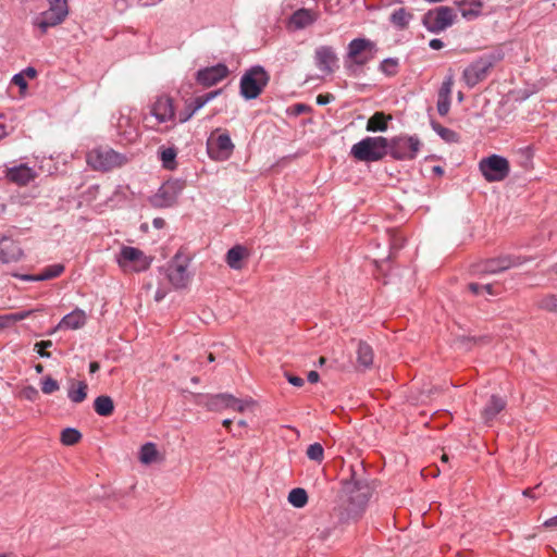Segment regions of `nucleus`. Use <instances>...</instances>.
Masks as SVG:
<instances>
[{
    "instance_id": "61",
    "label": "nucleus",
    "mask_w": 557,
    "mask_h": 557,
    "mask_svg": "<svg viewBox=\"0 0 557 557\" xmlns=\"http://www.w3.org/2000/svg\"><path fill=\"white\" fill-rule=\"evenodd\" d=\"M27 75L30 78H34L36 76V71L33 67L26 69L24 72V76Z\"/></svg>"
},
{
    "instance_id": "58",
    "label": "nucleus",
    "mask_w": 557,
    "mask_h": 557,
    "mask_svg": "<svg viewBox=\"0 0 557 557\" xmlns=\"http://www.w3.org/2000/svg\"><path fill=\"white\" fill-rule=\"evenodd\" d=\"M437 387H424L422 391V395H425V397H430L433 393L437 392Z\"/></svg>"
},
{
    "instance_id": "25",
    "label": "nucleus",
    "mask_w": 557,
    "mask_h": 557,
    "mask_svg": "<svg viewBox=\"0 0 557 557\" xmlns=\"http://www.w3.org/2000/svg\"><path fill=\"white\" fill-rule=\"evenodd\" d=\"M138 459L143 465L149 466L163 461V455L158 450L153 443L144 444L138 453Z\"/></svg>"
},
{
    "instance_id": "9",
    "label": "nucleus",
    "mask_w": 557,
    "mask_h": 557,
    "mask_svg": "<svg viewBox=\"0 0 557 557\" xmlns=\"http://www.w3.org/2000/svg\"><path fill=\"white\" fill-rule=\"evenodd\" d=\"M479 169L486 181L499 182L508 176L509 162L502 156L492 154L480 161Z\"/></svg>"
},
{
    "instance_id": "56",
    "label": "nucleus",
    "mask_w": 557,
    "mask_h": 557,
    "mask_svg": "<svg viewBox=\"0 0 557 557\" xmlns=\"http://www.w3.org/2000/svg\"><path fill=\"white\" fill-rule=\"evenodd\" d=\"M166 296V290L159 288L156 292L154 299L157 301H161Z\"/></svg>"
},
{
    "instance_id": "47",
    "label": "nucleus",
    "mask_w": 557,
    "mask_h": 557,
    "mask_svg": "<svg viewBox=\"0 0 557 557\" xmlns=\"http://www.w3.org/2000/svg\"><path fill=\"white\" fill-rule=\"evenodd\" d=\"M333 99H334V97L332 95H319L317 97V103L319 106H325V104L330 103Z\"/></svg>"
},
{
    "instance_id": "40",
    "label": "nucleus",
    "mask_w": 557,
    "mask_h": 557,
    "mask_svg": "<svg viewBox=\"0 0 557 557\" xmlns=\"http://www.w3.org/2000/svg\"><path fill=\"white\" fill-rule=\"evenodd\" d=\"M58 389H59V383L54 379L47 376L42 380L41 391L45 394H52L53 392H55Z\"/></svg>"
},
{
    "instance_id": "21",
    "label": "nucleus",
    "mask_w": 557,
    "mask_h": 557,
    "mask_svg": "<svg viewBox=\"0 0 557 557\" xmlns=\"http://www.w3.org/2000/svg\"><path fill=\"white\" fill-rule=\"evenodd\" d=\"M516 263L510 257H499L491 260H486L482 264L476 267L475 272L496 274L505 270L510 269Z\"/></svg>"
},
{
    "instance_id": "28",
    "label": "nucleus",
    "mask_w": 557,
    "mask_h": 557,
    "mask_svg": "<svg viewBox=\"0 0 557 557\" xmlns=\"http://www.w3.org/2000/svg\"><path fill=\"white\" fill-rule=\"evenodd\" d=\"M177 151L174 147H160L159 157L162 162V166L166 170H174L177 166L176 163Z\"/></svg>"
},
{
    "instance_id": "45",
    "label": "nucleus",
    "mask_w": 557,
    "mask_h": 557,
    "mask_svg": "<svg viewBox=\"0 0 557 557\" xmlns=\"http://www.w3.org/2000/svg\"><path fill=\"white\" fill-rule=\"evenodd\" d=\"M451 87H453V79H451V77H448L443 83V85H442V87L440 89L438 96L440 97H445V98H450Z\"/></svg>"
},
{
    "instance_id": "26",
    "label": "nucleus",
    "mask_w": 557,
    "mask_h": 557,
    "mask_svg": "<svg viewBox=\"0 0 557 557\" xmlns=\"http://www.w3.org/2000/svg\"><path fill=\"white\" fill-rule=\"evenodd\" d=\"M247 256V249L243 246H234L226 253V263L231 269L240 270L243 259Z\"/></svg>"
},
{
    "instance_id": "17",
    "label": "nucleus",
    "mask_w": 557,
    "mask_h": 557,
    "mask_svg": "<svg viewBox=\"0 0 557 557\" xmlns=\"http://www.w3.org/2000/svg\"><path fill=\"white\" fill-rule=\"evenodd\" d=\"M37 175V171L25 163L8 166L5 170V177L21 186L29 184Z\"/></svg>"
},
{
    "instance_id": "46",
    "label": "nucleus",
    "mask_w": 557,
    "mask_h": 557,
    "mask_svg": "<svg viewBox=\"0 0 557 557\" xmlns=\"http://www.w3.org/2000/svg\"><path fill=\"white\" fill-rule=\"evenodd\" d=\"M197 111H195L193 109V107L190 104H187L185 110L180 112L178 114V122L180 123H185L187 122L188 120L191 119V116L196 113Z\"/></svg>"
},
{
    "instance_id": "53",
    "label": "nucleus",
    "mask_w": 557,
    "mask_h": 557,
    "mask_svg": "<svg viewBox=\"0 0 557 557\" xmlns=\"http://www.w3.org/2000/svg\"><path fill=\"white\" fill-rule=\"evenodd\" d=\"M15 276L23 281H29V282H38L39 281V278H36V277H38V274L37 275H29V274L17 275V274H15Z\"/></svg>"
},
{
    "instance_id": "35",
    "label": "nucleus",
    "mask_w": 557,
    "mask_h": 557,
    "mask_svg": "<svg viewBox=\"0 0 557 557\" xmlns=\"http://www.w3.org/2000/svg\"><path fill=\"white\" fill-rule=\"evenodd\" d=\"M432 127L434 132L447 143H457L459 139L458 134L450 128L444 127L435 123L432 124Z\"/></svg>"
},
{
    "instance_id": "6",
    "label": "nucleus",
    "mask_w": 557,
    "mask_h": 557,
    "mask_svg": "<svg viewBox=\"0 0 557 557\" xmlns=\"http://www.w3.org/2000/svg\"><path fill=\"white\" fill-rule=\"evenodd\" d=\"M48 10L38 14L33 25L45 34L50 27L61 24L69 14L67 0H48Z\"/></svg>"
},
{
    "instance_id": "19",
    "label": "nucleus",
    "mask_w": 557,
    "mask_h": 557,
    "mask_svg": "<svg viewBox=\"0 0 557 557\" xmlns=\"http://www.w3.org/2000/svg\"><path fill=\"white\" fill-rule=\"evenodd\" d=\"M87 323V314L84 310L76 308L72 312L67 313L62 318V320L58 323L55 329L51 332H55L57 330H79L84 327Z\"/></svg>"
},
{
    "instance_id": "37",
    "label": "nucleus",
    "mask_w": 557,
    "mask_h": 557,
    "mask_svg": "<svg viewBox=\"0 0 557 557\" xmlns=\"http://www.w3.org/2000/svg\"><path fill=\"white\" fill-rule=\"evenodd\" d=\"M220 92H221V90L210 91L203 96H199V97L195 98V100L189 104L193 107V109L195 111H198L202 107H205L209 101L214 99Z\"/></svg>"
},
{
    "instance_id": "48",
    "label": "nucleus",
    "mask_w": 557,
    "mask_h": 557,
    "mask_svg": "<svg viewBox=\"0 0 557 557\" xmlns=\"http://www.w3.org/2000/svg\"><path fill=\"white\" fill-rule=\"evenodd\" d=\"M286 377L287 381L294 386L300 387L304 384V380L299 376L287 374Z\"/></svg>"
},
{
    "instance_id": "36",
    "label": "nucleus",
    "mask_w": 557,
    "mask_h": 557,
    "mask_svg": "<svg viewBox=\"0 0 557 557\" xmlns=\"http://www.w3.org/2000/svg\"><path fill=\"white\" fill-rule=\"evenodd\" d=\"M64 270L62 264H52L47 267L41 273L38 274L39 281H47L59 276Z\"/></svg>"
},
{
    "instance_id": "38",
    "label": "nucleus",
    "mask_w": 557,
    "mask_h": 557,
    "mask_svg": "<svg viewBox=\"0 0 557 557\" xmlns=\"http://www.w3.org/2000/svg\"><path fill=\"white\" fill-rule=\"evenodd\" d=\"M306 454L309 459L318 461V462H321L324 457L323 447L319 443L309 445Z\"/></svg>"
},
{
    "instance_id": "39",
    "label": "nucleus",
    "mask_w": 557,
    "mask_h": 557,
    "mask_svg": "<svg viewBox=\"0 0 557 557\" xmlns=\"http://www.w3.org/2000/svg\"><path fill=\"white\" fill-rule=\"evenodd\" d=\"M397 66H398V61L397 59H393V58H388V59H385L381 64H380V70L387 74V75H394L396 73V70H397Z\"/></svg>"
},
{
    "instance_id": "59",
    "label": "nucleus",
    "mask_w": 557,
    "mask_h": 557,
    "mask_svg": "<svg viewBox=\"0 0 557 557\" xmlns=\"http://www.w3.org/2000/svg\"><path fill=\"white\" fill-rule=\"evenodd\" d=\"M246 428V420H237L236 423V431L238 432V435H242V430Z\"/></svg>"
},
{
    "instance_id": "60",
    "label": "nucleus",
    "mask_w": 557,
    "mask_h": 557,
    "mask_svg": "<svg viewBox=\"0 0 557 557\" xmlns=\"http://www.w3.org/2000/svg\"><path fill=\"white\" fill-rule=\"evenodd\" d=\"M234 420H223V426L228 431L233 432Z\"/></svg>"
},
{
    "instance_id": "54",
    "label": "nucleus",
    "mask_w": 557,
    "mask_h": 557,
    "mask_svg": "<svg viewBox=\"0 0 557 557\" xmlns=\"http://www.w3.org/2000/svg\"><path fill=\"white\" fill-rule=\"evenodd\" d=\"M543 525L545 528H557V516L547 519Z\"/></svg>"
},
{
    "instance_id": "50",
    "label": "nucleus",
    "mask_w": 557,
    "mask_h": 557,
    "mask_svg": "<svg viewBox=\"0 0 557 557\" xmlns=\"http://www.w3.org/2000/svg\"><path fill=\"white\" fill-rule=\"evenodd\" d=\"M429 46L433 50H440L444 47V42L438 38H433L430 40Z\"/></svg>"
},
{
    "instance_id": "3",
    "label": "nucleus",
    "mask_w": 557,
    "mask_h": 557,
    "mask_svg": "<svg viewBox=\"0 0 557 557\" xmlns=\"http://www.w3.org/2000/svg\"><path fill=\"white\" fill-rule=\"evenodd\" d=\"M270 81V75L261 65H253L245 71L240 77V95L246 100H252L260 96Z\"/></svg>"
},
{
    "instance_id": "55",
    "label": "nucleus",
    "mask_w": 557,
    "mask_h": 557,
    "mask_svg": "<svg viewBox=\"0 0 557 557\" xmlns=\"http://www.w3.org/2000/svg\"><path fill=\"white\" fill-rule=\"evenodd\" d=\"M307 379L310 383H317L319 381V374L315 371H310Z\"/></svg>"
},
{
    "instance_id": "27",
    "label": "nucleus",
    "mask_w": 557,
    "mask_h": 557,
    "mask_svg": "<svg viewBox=\"0 0 557 557\" xmlns=\"http://www.w3.org/2000/svg\"><path fill=\"white\" fill-rule=\"evenodd\" d=\"M391 116L385 115L383 112H375L367 123L368 132H385L387 129V122Z\"/></svg>"
},
{
    "instance_id": "14",
    "label": "nucleus",
    "mask_w": 557,
    "mask_h": 557,
    "mask_svg": "<svg viewBox=\"0 0 557 557\" xmlns=\"http://www.w3.org/2000/svg\"><path fill=\"white\" fill-rule=\"evenodd\" d=\"M234 148L235 146L226 133L218 136L212 134L208 139V153L214 161H226L232 156Z\"/></svg>"
},
{
    "instance_id": "10",
    "label": "nucleus",
    "mask_w": 557,
    "mask_h": 557,
    "mask_svg": "<svg viewBox=\"0 0 557 557\" xmlns=\"http://www.w3.org/2000/svg\"><path fill=\"white\" fill-rule=\"evenodd\" d=\"M495 58L493 55L482 57L463 71L462 78L466 85L470 88L478 85L480 82L485 79L490 73V70L494 66Z\"/></svg>"
},
{
    "instance_id": "34",
    "label": "nucleus",
    "mask_w": 557,
    "mask_h": 557,
    "mask_svg": "<svg viewBox=\"0 0 557 557\" xmlns=\"http://www.w3.org/2000/svg\"><path fill=\"white\" fill-rule=\"evenodd\" d=\"M82 438V434L78 430L73 428H66L61 432V442L63 445L72 446L77 444Z\"/></svg>"
},
{
    "instance_id": "20",
    "label": "nucleus",
    "mask_w": 557,
    "mask_h": 557,
    "mask_svg": "<svg viewBox=\"0 0 557 557\" xmlns=\"http://www.w3.org/2000/svg\"><path fill=\"white\" fill-rule=\"evenodd\" d=\"M337 58L334 50L327 46H321L315 50V64L320 71L331 74L334 71Z\"/></svg>"
},
{
    "instance_id": "8",
    "label": "nucleus",
    "mask_w": 557,
    "mask_h": 557,
    "mask_svg": "<svg viewBox=\"0 0 557 557\" xmlns=\"http://www.w3.org/2000/svg\"><path fill=\"white\" fill-rule=\"evenodd\" d=\"M420 148L417 136H398L388 141V153L396 160H413Z\"/></svg>"
},
{
    "instance_id": "4",
    "label": "nucleus",
    "mask_w": 557,
    "mask_h": 557,
    "mask_svg": "<svg viewBox=\"0 0 557 557\" xmlns=\"http://www.w3.org/2000/svg\"><path fill=\"white\" fill-rule=\"evenodd\" d=\"M115 261L125 273L144 272L149 269L152 258L136 247L123 246Z\"/></svg>"
},
{
    "instance_id": "42",
    "label": "nucleus",
    "mask_w": 557,
    "mask_h": 557,
    "mask_svg": "<svg viewBox=\"0 0 557 557\" xmlns=\"http://www.w3.org/2000/svg\"><path fill=\"white\" fill-rule=\"evenodd\" d=\"M450 108V98L440 97L437 100V111L438 114L444 116L448 113Z\"/></svg>"
},
{
    "instance_id": "23",
    "label": "nucleus",
    "mask_w": 557,
    "mask_h": 557,
    "mask_svg": "<svg viewBox=\"0 0 557 557\" xmlns=\"http://www.w3.org/2000/svg\"><path fill=\"white\" fill-rule=\"evenodd\" d=\"M374 354L372 347L366 342L358 341L356 349L357 369L366 371L373 364Z\"/></svg>"
},
{
    "instance_id": "13",
    "label": "nucleus",
    "mask_w": 557,
    "mask_h": 557,
    "mask_svg": "<svg viewBox=\"0 0 557 557\" xmlns=\"http://www.w3.org/2000/svg\"><path fill=\"white\" fill-rule=\"evenodd\" d=\"M376 46L366 38L352 39L347 47V58L355 64L363 65L374 58Z\"/></svg>"
},
{
    "instance_id": "62",
    "label": "nucleus",
    "mask_w": 557,
    "mask_h": 557,
    "mask_svg": "<svg viewBox=\"0 0 557 557\" xmlns=\"http://www.w3.org/2000/svg\"><path fill=\"white\" fill-rule=\"evenodd\" d=\"M99 370V363L94 361V362H90L89 364V371L90 373H95Z\"/></svg>"
},
{
    "instance_id": "5",
    "label": "nucleus",
    "mask_w": 557,
    "mask_h": 557,
    "mask_svg": "<svg viewBox=\"0 0 557 557\" xmlns=\"http://www.w3.org/2000/svg\"><path fill=\"white\" fill-rule=\"evenodd\" d=\"M127 162L125 154L114 151L109 147H98L87 154V163L97 171H110L120 168Z\"/></svg>"
},
{
    "instance_id": "63",
    "label": "nucleus",
    "mask_w": 557,
    "mask_h": 557,
    "mask_svg": "<svg viewBox=\"0 0 557 557\" xmlns=\"http://www.w3.org/2000/svg\"><path fill=\"white\" fill-rule=\"evenodd\" d=\"M482 285H483V290H485L487 294H490V295L494 294L492 290L493 286L491 284H482Z\"/></svg>"
},
{
    "instance_id": "7",
    "label": "nucleus",
    "mask_w": 557,
    "mask_h": 557,
    "mask_svg": "<svg viewBox=\"0 0 557 557\" xmlns=\"http://www.w3.org/2000/svg\"><path fill=\"white\" fill-rule=\"evenodd\" d=\"M456 13L450 7H437L429 10L422 18L424 27L433 34H438L450 27L456 21Z\"/></svg>"
},
{
    "instance_id": "22",
    "label": "nucleus",
    "mask_w": 557,
    "mask_h": 557,
    "mask_svg": "<svg viewBox=\"0 0 557 557\" xmlns=\"http://www.w3.org/2000/svg\"><path fill=\"white\" fill-rule=\"evenodd\" d=\"M318 18L319 12L311 9H298L292 14L289 24L295 29H302L313 24Z\"/></svg>"
},
{
    "instance_id": "15",
    "label": "nucleus",
    "mask_w": 557,
    "mask_h": 557,
    "mask_svg": "<svg viewBox=\"0 0 557 557\" xmlns=\"http://www.w3.org/2000/svg\"><path fill=\"white\" fill-rule=\"evenodd\" d=\"M150 114L159 124L174 122L176 114L173 99L168 95L158 96L150 104Z\"/></svg>"
},
{
    "instance_id": "57",
    "label": "nucleus",
    "mask_w": 557,
    "mask_h": 557,
    "mask_svg": "<svg viewBox=\"0 0 557 557\" xmlns=\"http://www.w3.org/2000/svg\"><path fill=\"white\" fill-rule=\"evenodd\" d=\"M152 224L156 228H162L164 226L165 222L162 218H156V219H153Z\"/></svg>"
},
{
    "instance_id": "49",
    "label": "nucleus",
    "mask_w": 557,
    "mask_h": 557,
    "mask_svg": "<svg viewBox=\"0 0 557 557\" xmlns=\"http://www.w3.org/2000/svg\"><path fill=\"white\" fill-rule=\"evenodd\" d=\"M32 311H21V312H16V313H13L10 315V318L14 321H21V320H24L26 319L27 317H29Z\"/></svg>"
},
{
    "instance_id": "16",
    "label": "nucleus",
    "mask_w": 557,
    "mask_h": 557,
    "mask_svg": "<svg viewBox=\"0 0 557 557\" xmlns=\"http://www.w3.org/2000/svg\"><path fill=\"white\" fill-rule=\"evenodd\" d=\"M230 71L225 64L219 63L213 66L201 69L197 72V82L205 86V87H211L219 82L223 81L227 75Z\"/></svg>"
},
{
    "instance_id": "31",
    "label": "nucleus",
    "mask_w": 557,
    "mask_h": 557,
    "mask_svg": "<svg viewBox=\"0 0 557 557\" xmlns=\"http://www.w3.org/2000/svg\"><path fill=\"white\" fill-rule=\"evenodd\" d=\"M505 400L497 396H492L486 406L484 407V414L492 418L503 412L505 409Z\"/></svg>"
},
{
    "instance_id": "30",
    "label": "nucleus",
    "mask_w": 557,
    "mask_h": 557,
    "mask_svg": "<svg viewBox=\"0 0 557 557\" xmlns=\"http://www.w3.org/2000/svg\"><path fill=\"white\" fill-rule=\"evenodd\" d=\"M87 396V384L85 382L72 383L67 391V397L73 403H82Z\"/></svg>"
},
{
    "instance_id": "64",
    "label": "nucleus",
    "mask_w": 557,
    "mask_h": 557,
    "mask_svg": "<svg viewBox=\"0 0 557 557\" xmlns=\"http://www.w3.org/2000/svg\"><path fill=\"white\" fill-rule=\"evenodd\" d=\"M433 172H434L435 174H437V175H442V174L444 173V170H443V168H442V166H440V165H435V166L433 168Z\"/></svg>"
},
{
    "instance_id": "33",
    "label": "nucleus",
    "mask_w": 557,
    "mask_h": 557,
    "mask_svg": "<svg viewBox=\"0 0 557 557\" xmlns=\"http://www.w3.org/2000/svg\"><path fill=\"white\" fill-rule=\"evenodd\" d=\"M288 502L296 508H301L308 503V495L304 488H293L288 494Z\"/></svg>"
},
{
    "instance_id": "12",
    "label": "nucleus",
    "mask_w": 557,
    "mask_h": 557,
    "mask_svg": "<svg viewBox=\"0 0 557 557\" xmlns=\"http://www.w3.org/2000/svg\"><path fill=\"white\" fill-rule=\"evenodd\" d=\"M183 189L184 183L182 181H168L151 197V203L158 208L172 207L176 203Z\"/></svg>"
},
{
    "instance_id": "2",
    "label": "nucleus",
    "mask_w": 557,
    "mask_h": 557,
    "mask_svg": "<svg viewBox=\"0 0 557 557\" xmlns=\"http://www.w3.org/2000/svg\"><path fill=\"white\" fill-rule=\"evenodd\" d=\"M350 153L363 162L382 160L388 153V140L381 136L366 137L351 147Z\"/></svg>"
},
{
    "instance_id": "1",
    "label": "nucleus",
    "mask_w": 557,
    "mask_h": 557,
    "mask_svg": "<svg viewBox=\"0 0 557 557\" xmlns=\"http://www.w3.org/2000/svg\"><path fill=\"white\" fill-rule=\"evenodd\" d=\"M205 405L213 412L232 409L240 414H261L260 406L256 401L252 399H237L231 394L207 395Z\"/></svg>"
},
{
    "instance_id": "18",
    "label": "nucleus",
    "mask_w": 557,
    "mask_h": 557,
    "mask_svg": "<svg viewBox=\"0 0 557 557\" xmlns=\"http://www.w3.org/2000/svg\"><path fill=\"white\" fill-rule=\"evenodd\" d=\"M23 250L20 245L10 237L0 235V262L12 263L21 260Z\"/></svg>"
},
{
    "instance_id": "41",
    "label": "nucleus",
    "mask_w": 557,
    "mask_h": 557,
    "mask_svg": "<svg viewBox=\"0 0 557 557\" xmlns=\"http://www.w3.org/2000/svg\"><path fill=\"white\" fill-rule=\"evenodd\" d=\"M460 12L463 18L468 21L474 20L481 13V3H476L473 8L470 9H462Z\"/></svg>"
},
{
    "instance_id": "29",
    "label": "nucleus",
    "mask_w": 557,
    "mask_h": 557,
    "mask_svg": "<svg viewBox=\"0 0 557 557\" xmlns=\"http://www.w3.org/2000/svg\"><path fill=\"white\" fill-rule=\"evenodd\" d=\"M95 411L101 416L107 417L112 414L114 409V404L111 397L107 395H101L95 399L94 403Z\"/></svg>"
},
{
    "instance_id": "43",
    "label": "nucleus",
    "mask_w": 557,
    "mask_h": 557,
    "mask_svg": "<svg viewBox=\"0 0 557 557\" xmlns=\"http://www.w3.org/2000/svg\"><path fill=\"white\" fill-rule=\"evenodd\" d=\"M52 346L51 341H42L35 345L37 348V352L41 358H50V352L47 351V348H50Z\"/></svg>"
},
{
    "instance_id": "52",
    "label": "nucleus",
    "mask_w": 557,
    "mask_h": 557,
    "mask_svg": "<svg viewBox=\"0 0 557 557\" xmlns=\"http://www.w3.org/2000/svg\"><path fill=\"white\" fill-rule=\"evenodd\" d=\"M544 307L549 310H557V298L552 297L545 304Z\"/></svg>"
},
{
    "instance_id": "24",
    "label": "nucleus",
    "mask_w": 557,
    "mask_h": 557,
    "mask_svg": "<svg viewBox=\"0 0 557 557\" xmlns=\"http://www.w3.org/2000/svg\"><path fill=\"white\" fill-rule=\"evenodd\" d=\"M115 127L121 136L126 140L132 141L137 138V128L128 114L121 113Z\"/></svg>"
},
{
    "instance_id": "32",
    "label": "nucleus",
    "mask_w": 557,
    "mask_h": 557,
    "mask_svg": "<svg viewBox=\"0 0 557 557\" xmlns=\"http://www.w3.org/2000/svg\"><path fill=\"white\" fill-rule=\"evenodd\" d=\"M410 18H411V14L408 13L404 8L394 10V12L391 14V17H389L392 24L400 29L407 27Z\"/></svg>"
},
{
    "instance_id": "11",
    "label": "nucleus",
    "mask_w": 557,
    "mask_h": 557,
    "mask_svg": "<svg viewBox=\"0 0 557 557\" xmlns=\"http://www.w3.org/2000/svg\"><path fill=\"white\" fill-rule=\"evenodd\" d=\"M188 258L176 253L166 268V276L175 288H184L188 285L190 275L188 273Z\"/></svg>"
},
{
    "instance_id": "44",
    "label": "nucleus",
    "mask_w": 557,
    "mask_h": 557,
    "mask_svg": "<svg viewBox=\"0 0 557 557\" xmlns=\"http://www.w3.org/2000/svg\"><path fill=\"white\" fill-rule=\"evenodd\" d=\"M12 83L21 89V94H25L27 89V82L25 79L24 73L15 74L12 78Z\"/></svg>"
},
{
    "instance_id": "51",
    "label": "nucleus",
    "mask_w": 557,
    "mask_h": 557,
    "mask_svg": "<svg viewBox=\"0 0 557 557\" xmlns=\"http://www.w3.org/2000/svg\"><path fill=\"white\" fill-rule=\"evenodd\" d=\"M469 289L475 294V295H479L483 292V285L482 284H479V283H470L469 284Z\"/></svg>"
}]
</instances>
